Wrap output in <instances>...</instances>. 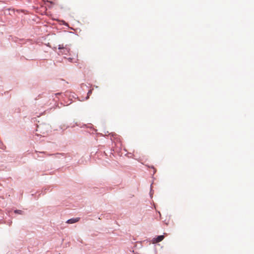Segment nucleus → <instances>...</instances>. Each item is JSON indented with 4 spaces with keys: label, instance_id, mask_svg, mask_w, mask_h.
Listing matches in <instances>:
<instances>
[{
    "label": "nucleus",
    "instance_id": "nucleus-5",
    "mask_svg": "<svg viewBox=\"0 0 254 254\" xmlns=\"http://www.w3.org/2000/svg\"><path fill=\"white\" fill-rule=\"evenodd\" d=\"M20 211H21V210H15V213H20V212H20Z\"/></svg>",
    "mask_w": 254,
    "mask_h": 254
},
{
    "label": "nucleus",
    "instance_id": "nucleus-3",
    "mask_svg": "<svg viewBox=\"0 0 254 254\" xmlns=\"http://www.w3.org/2000/svg\"><path fill=\"white\" fill-rule=\"evenodd\" d=\"M79 219L80 218L79 217L71 218L70 219H68L66 221V223L68 224H73L79 221Z\"/></svg>",
    "mask_w": 254,
    "mask_h": 254
},
{
    "label": "nucleus",
    "instance_id": "nucleus-6",
    "mask_svg": "<svg viewBox=\"0 0 254 254\" xmlns=\"http://www.w3.org/2000/svg\"><path fill=\"white\" fill-rule=\"evenodd\" d=\"M91 93V91L90 90V91H89L88 92V94H90Z\"/></svg>",
    "mask_w": 254,
    "mask_h": 254
},
{
    "label": "nucleus",
    "instance_id": "nucleus-4",
    "mask_svg": "<svg viewBox=\"0 0 254 254\" xmlns=\"http://www.w3.org/2000/svg\"><path fill=\"white\" fill-rule=\"evenodd\" d=\"M68 59H69V61L71 62H76L75 60H77V59H74L73 58H70V57H69L68 58Z\"/></svg>",
    "mask_w": 254,
    "mask_h": 254
},
{
    "label": "nucleus",
    "instance_id": "nucleus-1",
    "mask_svg": "<svg viewBox=\"0 0 254 254\" xmlns=\"http://www.w3.org/2000/svg\"><path fill=\"white\" fill-rule=\"evenodd\" d=\"M59 53L62 55H70V49L69 47L65 46L64 47L63 45H60L59 46Z\"/></svg>",
    "mask_w": 254,
    "mask_h": 254
},
{
    "label": "nucleus",
    "instance_id": "nucleus-2",
    "mask_svg": "<svg viewBox=\"0 0 254 254\" xmlns=\"http://www.w3.org/2000/svg\"><path fill=\"white\" fill-rule=\"evenodd\" d=\"M164 238V236L163 235L158 236L157 238H153L152 240V242L153 244L157 243L162 241Z\"/></svg>",
    "mask_w": 254,
    "mask_h": 254
}]
</instances>
